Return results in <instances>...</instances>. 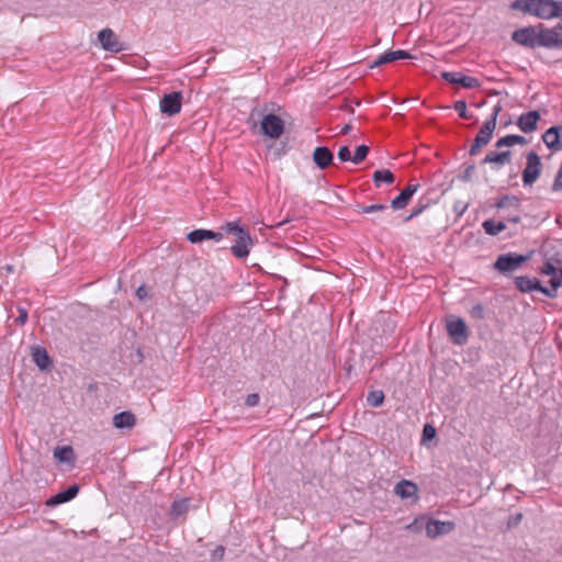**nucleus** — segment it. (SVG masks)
<instances>
[{"label": "nucleus", "mask_w": 562, "mask_h": 562, "mask_svg": "<svg viewBox=\"0 0 562 562\" xmlns=\"http://www.w3.org/2000/svg\"><path fill=\"white\" fill-rule=\"evenodd\" d=\"M513 10H519L525 14L541 20H562V1L557 0H515L512 2Z\"/></svg>", "instance_id": "obj_1"}, {"label": "nucleus", "mask_w": 562, "mask_h": 562, "mask_svg": "<svg viewBox=\"0 0 562 562\" xmlns=\"http://www.w3.org/2000/svg\"><path fill=\"white\" fill-rule=\"evenodd\" d=\"M222 229L235 236V244L231 246L232 254L238 259L246 258L249 255L250 247L254 245L249 229L241 226L238 221L225 223Z\"/></svg>", "instance_id": "obj_2"}, {"label": "nucleus", "mask_w": 562, "mask_h": 562, "mask_svg": "<svg viewBox=\"0 0 562 562\" xmlns=\"http://www.w3.org/2000/svg\"><path fill=\"white\" fill-rule=\"evenodd\" d=\"M530 259V254L519 255L516 252L502 254L497 257L493 268L503 274L516 271Z\"/></svg>", "instance_id": "obj_3"}, {"label": "nucleus", "mask_w": 562, "mask_h": 562, "mask_svg": "<svg viewBox=\"0 0 562 562\" xmlns=\"http://www.w3.org/2000/svg\"><path fill=\"white\" fill-rule=\"evenodd\" d=\"M541 157L533 150L526 154V167L522 170V183L525 187H531L542 172Z\"/></svg>", "instance_id": "obj_4"}, {"label": "nucleus", "mask_w": 562, "mask_h": 562, "mask_svg": "<svg viewBox=\"0 0 562 562\" xmlns=\"http://www.w3.org/2000/svg\"><path fill=\"white\" fill-rule=\"evenodd\" d=\"M447 333L456 345H464L469 340V330L461 317L451 316L446 323Z\"/></svg>", "instance_id": "obj_5"}, {"label": "nucleus", "mask_w": 562, "mask_h": 562, "mask_svg": "<svg viewBox=\"0 0 562 562\" xmlns=\"http://www.w3.org/2000/svg\"><path fill=\"white\" fill-rule=\"evenodd\" d=\"M538 45L549 49H562V33L539 24Z\"/></svg>", "instance_id": "obj_6"}, {"label": "nucleus", "mask_w": 562, "mask_h": 562, "mask_svg": "<svg viewBox=\"0 0 562 562\" xmlns=\"http://www.w3.org/2000/svg\"><path fill=\"white\" fill-rule=\"evenodd\" d=\"M539 25L521 27L513 32L512 40L525 47L536 48L538 45Z\"/></svg>", "instance_id": "obj_7"}, {"label": "nucleus", "mask_w": 562, "mask_h": 562, "mask_svg": "<svg viewBox=\"0 0 562 562\" xmlns=\"http://www.w3.org/2000/svg\"><path fill=\"white\" fill-rule=\"evenodd\" d=\"M284 131V122L283 120L273 114H266L261 120V132L265 136L269 138H279Z\"/></svg>", "instance_id": "obj_8"}, {"label": "nucleus", "mask_w": 562, "mask_h": 562, "mask_svg": "<svg viewBox=\"0 0 562 562\" xmlns=\"http://www.w3.org/2000/svg\"><path fill=\"white\" fill-rule=\"evenodd\" d=\"M182 99L183 95L181 91L165 94L159 102L161 113L168 116L178 114L181 111Z\"/></svg>", "instance_id": "obj_9"}, {"label": "nucleus", "mask_w": 562, "mask_h": 562, "mask_svg": "<svg viewBox=\"0 0 562 562\" xmlns=\"http://www.w3.org/2000/svg\"><path fill=\"white\" fill-rule=\"evenodd\" d=\"M456 529V524L451 520H436L429 518L425 524V531L428 538L436 539L440 536L448 535Z\"/></svg>", "instance_id": "obj_10"}, {"label": "nucleus", "mask_w": 562, "mask_h": 562, "mask_svg": "<svg viewBox=\"0 0 562 562\" xmlns=\"http://www.w3.org/2000/svg\"><path fill=\"white\" fill-rule=\"evenodd\" d=\"M441 78L452 85H459L465 89H479L481 82L475 77L465 76L460 71H443Z\"/></svg>", "instance_id": "obj_11"}, {"label": "nucleus", "mask_w": 562, "mask_h": 562, "mask_svg": "<svg viewBox=\"0 0 562 562\" xmlns=\"http://www.w3.org/2000/svg\"><path fill=\"white\" fill-rule=\"evenodd\" d=\"M98 40L104 50L120 53L124 49V46L119 41L116 34L109 27H105L98 33Z\"/></svg>", "instance_id": "obj_12"}, {"label": "nucleus", "mask_w": 562, "mask_h": 562, "mask_svg": "<svg viewBox=\"0 0 562 562\" xmlns=\"http://www.w3.org/2000/svg\"><path fill=\"white\" fill-rule=\"evenodd\" d=\"M419 188L418 183H409L405 187L397 196H395L391 201V207L393 210H403L409 203L413 195L417 192Z\"/></svg>", "instance_id": "obj_13"}, {"label": "nucleus", "mask_w": 562, "mask_h": 562, "mask_svg": "<svg viewBox=\"0 0 562 562\" xmlns=\"http://www.w3.org/2000/svg\"><path fill=\"white\" fill-rule=\"evenodd\" d=\"M541 119L537 110L522 113L517 120V126L524 133H532L537 130L538 121Z\"/></svg>", "instance_id": "obj_14"}, {"label": "nucleus", "mask_w": 562, "mask_h": 562, "mask_svg": "<svg viewBox=\"0 0 562 562\" xmlns=\"http://www.w3.org/2000/svg\"><path fill=\"white\" fill-rule=\"evenodd\" d=\"M313 161L322 170L334 165V154L327 146H318L313 151Z\"/></svg>", "instance_id": "obj_15"}, {"label": "nucleus", "mask_w": 562, "mask_h": 562, "mask_svg": "<svg viewBox=\"0 0 562 562\" xmlns=\"http://www.w3.org/2000/svg\"><path fill=\"white\" fill-rule=\"evenodd\" d=\"M515 285L522 293H531L533 291H538L543 294V285L537 278H529L527 276L516 277Z\"/></svg>", "instance_id": "obj_16"}, {"label": "nucleus", "mask_w": 562, "mask_h": 562, "mask_svg": "<svg viewBox=\"0 0 562 562\" xmlns=\"http://www.w3.org/2000/svg\"><path fill=\"white\" fill-rule=\"evenodd\" d=\"M79 485L78 484H71L66 490L58 492L57 494L53 495L46 504L48 506H58L64 503H67L71 499H74L78 493H79Z\"/></svg>", "instance_id": "obj_17"}, {"label": "nucleus", "mask_w": 562, "mask_h": 562, "mask_svg": "<svg viewBox=\"0 0 562 562\" xmlns=\"http://www.w3.org/2000/svg\"><path fill=\"white\" fill-rule=\"evenodd\" d=\"M512 161V151L510 150H504V151H490L486 154V156L482 159L481 164H491L496 165L495 167H492L495 170H498L499 166L507 165Z\"/></svg>", "instance_id": "obj_18"}, {"label": "nucleus", "mask_w": 562, "mask_h": 562, "mask_svg": "<svg viewBox=\"0 0 562 562\" xmlns=\"http://www.w3.org/2000/svg\"><path fill=\"white\" fill-rule=\"evenodd\" d=\"M561 257L557 258V263L560 265L559 272L557 274H551V279L549 280L550 288L543 286V294L548 297L554 299L558 296V289L562 288V250L559 254Z\"/></svg>", "instance_id": "obj_19"}, {"label": "nucleus", "mask_w": 562, "mask_h": 562, "mask_svg": "<svg viewBox=\"0 0 562 562\" xmlns=\"http://www.w3.org/2000/svg\"><path fill=\"white\" fill-rule=\"evenodd\" d=\"M417 484L409 480L403 479L400 482H397L396 485L394 486V494L401 497L402 499H407L412 497L417 498Z\"/></svg>", "instance_id": "obj_20"}, {"label": "nucleus", "mask_w": 562, "mask_h": 562, "mask_svg": "<svg viewBox=\"0 0 562 562\" xmlns=\"http://www.w3.org/2000/svg\"><path fill=\"white\" fill-rule=\"evenodd\" d=\"M561 126H551L548 128L543 135L542 140L547 145V147L553 151L560 150L562 148L560 142V130Z\"/></svg>", "instance_id": "obj_21"}, {"label": "nucleus", "mask_w": 562, "mask_h": 562, "mask_svg": "<svg viewBox=\"0 0 562 562\" xmlns=\"http://www.w3.org/2000/svg\"><path fill=\"white\" fill-rule=\"evenodd\" d=\"M33 361L41 370H49L52 367V360L48 352L44 347L35 346L32 350Z\"/></svg>", "instance_id": "obj_22"}, {"label": "nucleus", "mask_w": 562, "mask_h": 562, "mask_svg": "<svg viewBox=\"0 0 562 562\" xmlns=\"http://www.w3.org/2000/svg\"><path fill=\"white\" fill-rule=\"evenodd\" d=\"M136 424L135 415L130 411L117 413L113 417V425L117 429H130Z\"/></svg>", "instance_id": "obj_23"}, {"label": "nucleus", "mask_w": 562, "mask_h": 562, "mask_svg": "<svg viewBox=\"0 0 562 562\" xmlns=\"http://www.w3.org/2000/svg\"><path fill=\"white\" fill-rule=\"evenodd\" d=\"M497 210H514L520 212L521 199L514 194H505L501 196L494 205Z\"/></svg>", "instance_id": "obj_24"}, {"label": "nucleus", "mask_w": 562, "mask_h": 562, "mask_svg": "<svg viewBox=\"0 0 562 562\" xmlns=\"http://www.w3.org/2000/svg\"><path fill=\"white\" fill-rule=\"evenodd\" d=\"M495 128L496 126H493L490 122H484L474 140L486 146L492 140Z\"/></svg>", "instance_id": "obj_25"}, {"label": "nucleus", "mask_w": 562, "mask_h": 562, "mask_svg": "<svg viewBox=\"0 0 562 562\" xmlns=\"http://www.w3.org/2000/svg\"><path fill=\"white\" fill-rule=\"evenodd\" d=\"M526 144H527L526 137H524L521 135L509 134L504 137H501L495 143V147L503 148V147H512L514 145H526Z\"/></svg>", "instance_id": "obj_26"}, {"label": "nucleus", "mask_w": 562, "mask_h": 562, "mask_svg": "<svg viewBox=\"0 0 562 562\" xmlns=\"http://www.w3.org/2000/svg\"><path fill=\"white\" fill-rule=\"evenodd\" d=\"M372 180L375 187L379 188L382 183L392 184L395 180V177L389 169H379L373 172Z\"/></svg>", "instance_id": "obj_27"}, {"label": "nucleus", "mask_w": 562, "mask_h": 562, "mask_svg": "<svg viewBox=\"0 0 562 562\" xmlns=\"http://www.w3.org/2000/svg\"><path fill=\"white\" fill-rule=\"evenodd\" d=\"M190 502L188 498L177 499L175 501L171 506L169 514L173 519H177L181 516H183L188 509H189Z\"/></svg>", "instance_id": "obj_28"}, {"label": "nucleus", "mask_w": 562, "mask_h": 562, "mask_svg": "<svg viewBox=\"0 0 562 562\" xmlns=\"http://www.w3.org/2000/svg\"><path fill=\"white\" fill-rule=\"evenodd\" d=\"M482 227L487 235L496 236L506 228L504 221L486 220L483 222Z\"/></svg>", "instance_id": "obj_29"}, {"label": "nucleus", "mask_w": 562, "mask_h": 562, "mask_svg": "<svg viewBox=\"0 0 562 562\" xmlns=\"http://www.w3.org/2000/svg\"><path fill=\"white\" fill-rule=\"evenodd\" d=\"M558 254H561V251H558L553 258H548L544 262V265L540 269L541 274L551 276L557 274L559 272L560 265L557 263L555 259L558 258ZM561 256L559 255V258Z\"/></svg>", "instance_id": "obj_30"}, {"label": "nucleus", "mask_w": 562, "mask_h": 562, "mask_svg": "<svg viewBox=\"0 0 562 562\" xmlns=\"http://www.w3.org/2000/svg\"><path fill=\"white\" fill-rule=\"evenodd\" d=\"M210 236L211 235L209 234V229L198 228V229H193L190 233H188L187 239L191 244H199V243H202L204 240H209Z\"/></svg>", "instance_id": "obj_31"}, {"label": "nucleus", "mask_w": 562, "mask_h": 562, "mask_svg": "<svg viewBox=\"0 0 562 562\" xmlns=\"http://www.w3.org/2000/svg\"><path fill=\"white\" fill-rule=\"evenodd\" d=\"M54 457L60 462H70L74 459V450L70 446L58 447L54 451Z\"/></svg>", "instance_id": "obj_32"}, {"label": "nucleus", "mask_w": 562, "mask_h": 562, "mask_svg": "<svg viewBox=\"0 0 562 562\" xmlns=\"http://www.w3.org/2000/svg\"><path fill=\"white\" fill-rule=\"evenodd\" d=\"M430 205V201L428 199H420L418 203L413 207L409 215H407L404 221L409 222L411 220L419 216Z\"/></svg>", "instance_id": "obj_33"}, {"label": "nucleus", "mask_w": 562, "mask_h": 562, "mask_svg": "<svg viewBox=\"0 0 562 562\" xmlns=\"http://www.w3.org/2000/svg\"><path fill=\"white\" fill-rule=\"evenodd\" d=\"M384 393L381 390L371 391L367 395V403L372 407H380L384 402Z\"/></svg>", "instance_id": "obj_34"}, {"label": "nucleus", "mask_w": 562, "mask_h": 562, "mask_svg": "<svg viewBox=\"0 0 562 562\" xmlns=\"http://www.w3.org/2000/svg\"><path fill=\"white\" fill-rule=\"evenodd\" d=\"M412 58L411 54L406 50H391L384 53V59L387 60V63H393L395 60L400 59H409Z\"/></svg>", "instance_id": "obj_35"}, {"label": "nucleus", "mask_w": 562, "mask_h": 562, "mask_svg": "<svg viewBox=\"0 0 562 562\" xmlns=\"http://www.w3.org/2000/svg\"><path fill=\"white\" fill-rule=\"evenodd\" d=\"M370 151V147L368 145H359L357 146L355 154L352 155V162L358 165L361 164L368 156Z\"/></svg>", "instance_id": "obj_36"}, {"label": "nucleus", "mask_w": 562, "mask_h": 562, "mask_svg": "<svg viewBox=\"0 0 562 562\" xmlns=\"http://www.w3.org/2000/svg\"><path fill=\"white\" fill-rule=\"evenodd\" d=\"M453 109L458 112L459 116L464 120H470L473 117L471 113L467 110V102L464 100H458L453 104Z\"/></svg>", "instance_id": "obj_37"}, {"label": "nucleus", "mask_w": 562, "mask_h": 562, "mask_svg": "<svg viewBox=\"0 0 562 562\" xmlns=\"http://www.w3.org/2000/svg\"><path fill=\"white\" fill-rule=\"evenodd\" d=\"M463 172L459 176V179L462 182H469L471 181L474 172H475V165L473 162H465Z\"/></svg>", "instance_id": "obj_38"}, {"label": "nucleus", "mask_w": 562, "mask_h": 562, "mask_svg": "<svg viewBox=\"0 0 562 562\" xmlns=\"http://www.w3.org/2000/svg\"><path fill=\"white\" fill-rule=\"evenodd\" d=\"M361 213H375L385 212L387 206L385 204H371V205H358Z\"/></svg>", "instance_id": "obj_39"}, {"label": "nucleus", "mask_w": 562, "mask_h": 562, "mask_svg": "<svg viewBox=\"0 0 562 562\" xmlns=\"http://www.w3.org/2000/svg\"><path fill=\"white\" fill-rule=\"evenodd\" d=\"M424 518H415L411 524L405 526V529L412 532H419L422 529H425V526H423L422 521Z\"/></svg>", "instance_id": "obj_40"}, {"label": "nucleus", "mask_w": 562, "mask_h": 562, "mask_svg": "<svg viewBox=\"0 0 562 562\" xmlns=\"http://www.w3.org/2000/svg\"><path fill=\"white\" fill-rule=\"evenodd\" d=\"M338 159L341 161V162H346V161H351L352 162V156H351V153H350V149L348 146H341L338 150Z\"/></svg>", "instance_id": "obj_41"}, {"label": "nucleus", "mask_w": 562, "mask_h": 562, "mask_svg": "<svg viewBox=\"0 0 562 562\" xmlns=\"http://www.w3.org/2000/svg\"><path fill=\"white\" fill-rule=\"evenodd\" d=\"M502 105L499 102H497L493 109H492V113L490 115V117L485 121V122H490L491 124H493V126H496L497 124V117H498V114L501 113L502 111Z\"/></svg>", "instance_id": "obj_42"}, {"label": "nucleus", "mask_w": 562, "mask_h": 562, "mask_svg": "<svg viewBox=\"0 0 562 562\" xmlns=\"http://www.w3.org/2000/svg\"><path fill=\"white\" fill-rule=\"evenodd\" d=\"M225 554V547L224 546H217L212 552H211V561L218 562L222 561Z\"/></svg>", "instance_id": "obj_43"}, {"label": "nucleus", "mask_w": 562, "mask_h": 562, "mask_svg": "<svg viewBox=\"0 0 562 562\" xmlns=\"http://www.w3.org/2000/svg\"><path fill=\"white\" fill-rule=\"evenodd\" d=\"M436 428L430 424H426L423 428V440H430L436 437Z\"/></svg>", "instance_id": "obj_44"}, {"label": "nucleus", "mask_w": 562, "mask_h": 562, "mask_svg": "<svg viewBox=\"0 0 562 562\" xmlns=\"http://www.w3.org/2000/svg\"><path fill=\"white\" fill-rule=\"evenodd\" d=\"M522 517L524 516L521 513H516L514 515H510L507 520V528L512 529V528L517 527L520 524V521L522 520Z\"/></svg>", "instance_id": "obj_45"}, {"label": "nucleus", "mask_w": 562, "mask_h": 562, "mask_svg": "<svg viewBox=\"0 0 562 562\" xmlns=\"http://www.w3.org/2000/svg\"><path fill=\"white\" fill-rule=\"evenodd\" d=\"M470 315L473 318H477V319L484 318V307H483V305L482 304H475L474 306H472V308L470 310Z\"/></svg>", "instance_id": "obj_46"}, {"label": "nucleus", "mask_w": 562, "mask_h": 562, "mask_svg": "<svg viewBox=\"0 0 562 562\" xmlns=\"http://www.w3.org/2000/svg\"><path fill=\"white\" fill-rule=\"evenodd\" d=\"M260 396L257 393H251L246 396L245 405L248 407H254L259 404Z\"/></svg>", "instance_id": "obj_47"}, {"label": "nucleus", "mask_w": 562, "mask_h": 562, "mask_svg": "<svg viewBox=\"0 0 562 562\" xmlns=\"http://www.w3.org/2000/svg\"><path fill=\"white\" fill-rule=\"evenodd\" d=\"M27 311L23 307L19 308V316L15 318V322L19 325H24L27 322Z\"/></svg>", "instance_id": "obj_48"}, {"label": "nucleus", "mask_w": 562, "mask_h": 562, "mask_svg": "<svg viewBox=\"0 0 562 562\" xmlns=\"http://www.w3.org/2000/svg\"><path fill=\"white\" fill-rule=\"evenodd\" d=\"M505 220L508 223L518 224L521 220L520 212L515 211V213H509L505 216Z\"/></svg>", "instance_id": "obj_49"}, {"label": "nucleus", "mask_w": 562, "mask_h": 562, "mask_svg": "<svg viewBox=\"0 0 562 562\" xmlns=\"http://www.w3.org/2000/svg\"><path fill=\"white\" fill-rule=\"evenodd\" d=\"M482 147H484V146L481 145L479 142L473 140V144L471 145V147L469 149V155L470 156L477 155Z\"/></svg>", "instance_id": "obj_50"}, {"label": "nucleus", "mask_w": 562, "mask_h": 562, "mask_svg": "<svg viewBox=\"0 0 562 562\" xmlns=\"http://www.w3.org/2000/svg\"><path fill=\"white\" fill-rule=\"evenodd\" d=\"M389 64L387 60L384 59V54L380 55L372 64L370 65V68L380 67L382 65Z\"/></svg>", "instance_id": "obj_51"}, {"label": "nucleus", "mask_w": 562, "mask_h": 562, "mask_svg": "<svg viewBox=\"0 0 562 562\" xmlns=\"http://www.w3.org/2000/svg\"><path fill=\"white\" fill-rule=\"evenodd\" d=\"M209 234L211 235L210 239H213L215 241H221L223 239V233L221 232H213L209 229Z\"/></svg>", "instance_id": "obj_52"}, {"label": "nucleus", "mask_w": 562, "mask_h": 562, "mask_svg": "<svg viewBox=\"0 0 562 562\" xmlns=\"http://www.w3.org/2000/svg\"><path fill=\"white\" fill-rule=\"evenodd\" d=\"M136 295L138 296L139 300H144L145 297H147V290L145 285L138 286V289L136 290Z\"/></svg>", "instance_id": "obj_53"}, {"label": "nucleus", "mask_w": 562, "mask_h": 562, "mask_svg": "<svg viewBox=\"0 0 562 562\" xmlns=\"http://www.w3.org/2000/svg\"><path fill=\"white\" fill-rule=\"evenodd\" d=\"M352 130V126L350 124H346L341 127L340 133L346 135Z\"/></svg>", "instance_id": "obj_54"}, {"label": "nucleus", "mask_w": 562, "mask_h": 562, "mask_svg": "<svg viewBox=\"0 0 562 562\" xmlns=\"http://www.w3.org/2000/svg\"><path fill=\"white\" fill-rule=\"evenodd\" d=\"M552 29H555V31H558V32L562 31V23H558Z\"/></svg>", "instance_id": "obj_55"}]
</instances>
